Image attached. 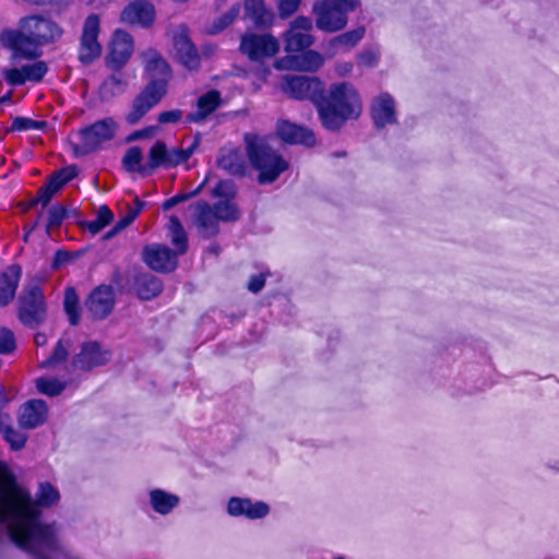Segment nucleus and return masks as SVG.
Here are the masks:
<instances>
[{
  "mask_svg": "<svg viewBox=\"0 0 559 559\" xmlns=\"http://www.w3.org/2000/svg\"><path fill=\"white\" fill-rule=\"evenodd\" d=\"M17 28H3L0 44L11 52L13 60H36L43 55L41 48L57 43L63 35V28L51 19L41 14L23 16Z\"/></svg>",
  "mask_w": 559,
  "mask_h": 559,
  "instance_id": "1",
  "label": "nucleus"
},
{
  "mask_svg": "<svg viewBox=\"0 0 559 559\" xmlns=\"http://www.w3.org/2000/svg\"><path fill=\"white\" fill-rule=\"evenodd\" d=\"M143 75L146 83L131 102L124 117L127 123L136 124L151 109L167 95L173 69L169 62L155 48L142 52Z\"/></svg>",
  "mask_w": 559,
  "mask_h": 559,
  "instance_id": "2",
  "label": "nucleus"
},
{
  "mask_svg": "<svg viewBox=\"0 0 559 559\" xmlns=\"http://www.w3.org/2000/svg\"><path fill=\"white\" fill-rule=\"evenodd\" d=\"M59 501L60 492L49 481L38 484L35 499H33L27 490L17 485L8 465L0 461V512L41 515V509H49Z\"/></svg>",
  "mask_w": 559,
  "mask_h": 559,
  "instance_id": "3",
  "label": "nucleus"
},
{
  "mask_svg": "<svg viewBox=\"0 0 559 559\" xmlns=\"http://www.w3.org/2000/svg\"><path fill=\"white\" fill-rule=\"evenodd\" d=\"M317 112L322 127L340 131L347 121L357 120L362 112V100L357 88L349 82H337L324 88Z\"/></svg>",
  "mask_w": 559,
  "mask_h": 559,
  "instance_id": "4",
  "label": "nucleus"
},
{
  "mask_svg": "<svg viewBox=\"0 0 559 559\" xmlns=\"http://www.w3.org/2000/svg\"><path fill=\"white\" fill-rule=\"evenodd\" d=\"M11 519L9 537L20 548L32 554L33 559L49 558L46 551L56 548V537L50 525L40 523L41 515L0 512V521Z\"/></svg>",
  "mask_w": 559,
  "mask_h": 559,
  "instance_id": "5",
  "label": "nucleus"
},
{
  "mask_svg": "<svg viewBox=\"0 0 559 559\" xmlns=\"http://www.w3.org/2000/svg\"><path fill=\"white\" fill-rule=\"evenodd\" d=\"M246 153L251 167L258 171L260 185L275 182L289 168V163L266 139L257 134H246Z\"/></svg>",
  "mask_w": 559,
  "mask_h": 559,
  "instance_id": "6",
  "label": "nucleus"
},
{
  "mask_svg": "<svg viewBox=\"0 0 559 559\" xmlns=\"http://www.w3.org/2000/svg\"><path fill=\"white\" fill-rule=\"evenodd\" d=\"M114 118L106 117L79 130L80 144H73L75 156H86L99 150L104 142L110 141L116 134Z\"/></svg>",
  "mask_w": 559,
  "mask_h": 559,
  "instance_id": "7",
  "label": "nucleus"
},
{
  "mask_svg": "<svg viewBox=\"0 0 559 559\" xmlns=\"http://www.w3.org/2000/svg\"><path fill=\"white\" fill-rule=\"evenodd\" d=\"M47 317V305L41 288L33 285L23 289L19 298L17 318L29 329L41 325Z\"/></svg>",
  "mask_w": 559,
  "mask_h": 559,
  "instance_id": "8",
  "label": "nucleus"
},
{
  "mask_svg": "<svg viewBox=\"0 0 559 559\" xmlns=\"http://www.w3.org/2000/svg\"><path fill=\"white\" fill-rule=\"evenodd\" d=\"M360 2H314L316 25L326 33L343 29L347 23V13L354 11Z\"/></svg>",
  "mask_w": 559,
  "mask_h": 559,
  "instance_id": "9",
  "label": "nucleus"
},
{
  "mask_svg": "<svg viewBox=\"0 0 559 559\" xmlns=\"http://www.w3.org/2000/svg\"><path fill=\"white\" fill-rule=\"evenodd\" d=\"M282 91L292 99L317 104L324 92V83L317 76L287 74L282 81Z\"/></svg>",
  "mask_w": 559,
  "mask_h": 559,
  "instance_id": "10",
  "label": "nucleus"
},
{
  "mask_svg": "<svg viewBox=\"0 0 559 559\" xmlns=\"http://www.w3.org/2000/svg\"><path fill=\"white\" fill-rule=\"evenodd\" d=\"M99 34V15L92 13L84 20L78 47V60L83 66L92 64L102 56L103 47L98 40Z\"/></svg>",
  "mask_w": 559,
  "mask_h": 559,
  "instance_id": "11",
  "label": "nucleus"
},
{
  "mask_svg": "<svg viewBox=\"0 0 559 559\" xmlns=\"http://www.w3.org/2000/svg\"><path fill=\"white\" fill-rule=\"evenodd\" d=\"M239 50L249 60L262 62L278 52L280 43L271 34L246 33L241 36Z\"/></svg>",
  "mask_w": 559,
  "mask_h": 559,
  "instance_id": "12",
  "label": "nucleus"
},
{
  "mask_svg": "<svg viewBox=\"0 0 559 559\" xmlns=\"http://www.w3.org/2000/svg\"><path fill=\"white\" fill-rule=\"evenodd\" d=\"M115 305V290L111 285L106 284L94 287L84 300L86 314L94 322L108 318Z\"/></svg>",
  "mask_w": 559,
  "mask_h": 559,
  "instance_id": "13",
  "label": "nucleus"
},
{
  "mask_svg": "<svg viewBox=\"0 0 559 559\" xmlns=\"http://www.w3.org/2000/svg\"><path fill=\"white\" fill-rule=\"evenodd\" d=\"M134 51L133 36L124 29L114 32L105 66L111 72H120L127 66Z\"/></svg>",
  "mask_w": 559,
  "mask_h": 559,
  "instance_id": "14",
  "label": "nucleus"
},
{
  "mask_svg": "<svg viewBox=\"0 0 559 559\" xmlns=\"http://www.w3.org/2000/svg\"><path fill=\"white\" fill-rule=\"evenodd\" d=\"M142 261L157 273H171L178 267V255L163 243H150L143 247Z\"/></svg>",
  "mask_w": 559,
  "mask_h": 559,
  "instance_id": "15",
  "label": "nucleus"
},
{
  "mask_svg": "<svg viewBox=\"0 0 559 559\" xmlns=\"http://www.w3.org/2000/svg\"><path fill=\"white\" fill-rule=\"evenodd\" d=\"M312 29V20L299 15L292 23L284 35V49L288 53H298L313 44V37L310 35Z\"/></svg>",
  "mask_w": 559,
  "mask_h": 559,
  "instance_id": "16",
  "label": "nucleus"
},
{
  "mask_svg": "<svg viewBox=\"0 0 559 559\" xmlns=\"http://www.w3.org/2000/svg\"><path fill=\"white\" fill-rule=\"evenodd\" d=\"M173 46L176 51V57L179 63L190 70H199L201 66V58L198 49L190 38L189 28L187 25H180L173 34Z\"/></svg>",
  "mask_w": 559,
  "mask_h": 559,
  "instance_id": "17",
  "label": "nucleus"
},
{
  "mask_svg": "<svg viewBox=\"0 0 559 559\" xmlns=\"http://www.w3.org/2000/svg\"><path fill=\"white\" fill-rule=\"evenodd\" d=\"M111 359V352L104 348L97 341L84 342L80 352L73 357L72 364L82 371H91L107 365Z\"/></svg>",
  "mask_w": 559,
  "mask_h": 559,
  "instance_id": "18",
  "label": "nucleus"
},
{
  "mask_svg": "<svg viewBox=\"0 0 559 559\" xmlns=\"http://www.w3.org/2000/svg\"><path fill=\"white\" fill-rule=\"evenodd\" d=\"M156 17L153 2H128L120 13V22L140 28H150Z\"/></svg>",
  "mask_w": 559,
  "mask_h": 559,
  "instance_id": "19",
  "label": "nucleus"
},
{
  "mask_svg": "<svg viewBox=\"0 0 559 559\" xmlns=\"http://www.w3.org/2000/svg\"><path fill=\"white\" fill-rule=\"evenodd\" d=\"M370 118L377 130L397 123L395 100L391 94L383 92L373 97L370 104Z\"/></svg>",
  "mask_w": 559,
  "mask_h": 559,
  "instance_id": "20",
  "label": "nucleus"
},
{
  "mask_svg": "<svg viewBox=\"0 0 559 559\" xmlns=\"http://www.w3.org/2000/svg\"><path fill=\"white\" fill-rule=\"evenodd\" d=\"M277 138L289 145H305L311 147L316 144V135L312 130L290 122L288 120H278L276 124Z\"/></svg>",
  "mask_w": 559,
  "mask_h": 559,
  "instance_id": "21",
  "label": "nucleus"
},
{
  "mask_svg": "<svg viewBox=\"0 0 559 559\" xmlns=\"http://www.w3.org/2000/svg\"><path fill=\"white\" fill-rule=\"evenodd\" d=\"M227 512L235 518L245 516L249 520H259L269 514L270 507L263 501L252 502L249 498L231 497L227 502Z\"/></svg>",
  "mask_w": 559,
  "mask_h": 559,
  "instance_id": "22",
  "label": "nucleus"
},
{
  "mask_svg": "<svg viewBox=\"0 0 559 559\" xmlns=\"http://www.w3.org/2000/svg\"><path fill=\"white\" fill-rule=\"evenodd\" d=\"M222 105V95L217 90H211L197 98V109L186 116V122L200 123L216 111Z\"/></svg>",
  "mask_w": 559,
  "mask_h": 559,
  "instance_id": "23",
  "label": "nucleus"
},
{
  "mask_svg": "<svg viewBox=\"0 0 559 559\" xmlns=\"http://www.w3.org/2000/svg\"><path fill=\"white\" fill-rule=\"evenodd\" d=\"M216 165L219 169L234 177H243L247 173L246 159L238 147H222Z\"/></svg>",
  "mask_w": 559,
  "mask_h": 559,
  "instance_id": "24",
  "label": "nucleus"
},
{
  "mask_svg": "<svg viewBox=\"0 0 559 559\" xmlns=\"http://www.w3.org/2000/svg\"><path fill=\"white\" fill-rule=\"evenodd\" d=\"M48 407L45 401L29 400L21 408L19 424L25 429H34L46 421Z\"/></svg>",
  "mask_w": 559,
  "mask_h": 559,
  "instance_id": "25",
  "label": "nucleus"
},
{
  "mask_svg": "<svg viewBox=\"0 0 559 559\" xmlns=\"http://www.w3.org/2000/svg\"><path fill=\"white\" fill-rule=\"evenodd\" d=\"M21 276L22 267L19 264H11L0 273V307L14 300Z\"/></svg>",
  "mask_w": 559,
  "mask_h": 559,
  "instance_id": "26",
  "label": "nucleus"
},
{
  "mask_svg": "<svg viewBox=\"0 0 559 559\" xmlns=\"http://www.w3.org/2000/svg\"><path fill=\"white\" fill-rule=\"evenodd\" d=\"M163 282L151 273L139 272L133 278V289L141 300H152L163 292Z\"/></svg>",
  "mask_w": 559,
  "mask_h": 559,
  "instance_id": "27",
  "label": "nucleus"
},
{
  "mask_svg": "<svg viewBox=\"0 0 559 559\" xmlns=\"http://www.w3.org/2000/svg\"><path fill=\"white\" fill-rule=\"evenodd\" d=\"M197 225L204 239L213 238L219 233L218 219L212 206L205 201L200 202L197 206Z\"/></svg>",
  "mask_w": 559,
  "mask_h": 559,
  "instance_id": "28",
  "label": "nucleus"
},
{
  "mask_svg": "<svg viewBox=\"0 0 559 559\" xmlns=\"http://www.w3.org/2000/svg\"><path fill=\"white\" fill-rule=\"evenodd\" d=\"M245 10L255 28L263 31L272 26L275 14L265 7V2H245Z\"/></svg>",
  "mask_w": 559,
  "mask_h": 559,
  "instance_id": "29",
  "label": "nucleus"
},
{
  "mask_svg": "<svg viewBox=\"0 0 559 559\" xmlns=\"http://www.w3.org/2000/svg\"><path fill=\"white\" fill-rule=\"evenodd\" d=\"M127 80L120 72H111L99 85L98 97L103 103L112 100L118 95L124 93L127 88Z\"/></svg>",
  "mask_w": 559,
  "mask_h": 559,
  "instance_id": "30",
  "label": "nucleus"
},
{
  "mask_svg": "<svg viewBox=\"0 0 559 559\" xmlns=\"http://www.w3.org/2000/svg\"><path fill=\"white\" fill-rule=\"evenodd\" d=\"M288 62L293 69L314 72L322 67L324 59L318 51L307 48L296 55L288 56Z\"/></svg>",
  "mask_w": 559,
  "mask_h": 559,
  "instance_id": "31",
  "label": "nucleus"
},
{
  "mask_svg": "<svg viewBox=\"0 0 559 559\" xmlns=\"http://www.w3.org/2000/svg\"><path fill=\"white\" fill-rule=\"evenodd\" d=\"M159 167L165 169L170 168L169 150L167 148L166 143L162 140H157L148 151L147 170L150 171V176H152Z\"/></svg>",
  "mask_w": 559,
  "mask_h": 559,
  "instance_id": "32",
  "label": "nucleus"
},
{
  "mask_svg": "<svg viewBox=\"0 0 559 559\" xmlns=\"http://www.w3.org/2000/svg\"><path fill=\"white\" fill-rule=\"evenodd\" d=\"M150 502L155 512L166 515L179 504V497L163 489H153L150 491Z\"/></svg>",
  "mask_w": 559,
  "mask_h": 559,
  "instance_id": "33",
  "label": "nucleus"
},
{
  "mask_svg": "<svg viewBox=\"0 0 559 559\" xmlns=\"http://www.w3.org/2000/svg\"><path fill=\"white\" fill-rule=\"evenodd\" d=\"M143 152L140 146H131L129 147L124 155L122 156V167L128 173H136L140 174L142 177H148L150 171L147 170V163L143 164Z\"/></svg>",
  "mask_w": 559,
  "mask_h": 559,
  "instance_id": "34",
  "label": "nucleus"
},
{
  "mask_svg": "<svg viewBox=\"0 0 559 559\" xmlns=\"http://www.w3.org/2000/svg\"><path fill=\"white\" fill-rule=\"evenodd\" d=\"M169 231L170 242L175 247L173 250L177 252L178 257L187 253L189 248L188 235L182 223L175 215L169 218Z\"/></svg>",
  "mask_w": 559,
  "mask_h": 559,
  "instance_id": "35",
  "label": "nucleus"
},
{
  "mask_svg": "<svg viewBox=\"0 0 559 559\" xmlns=\"http://www.w3.org/2000/svg\"><path fill=\"white\" fill-rule=\"evenodd\" d=\"M63 310L71 326H76L81 320V306L78 292L74 286H67L63 296Z\"/></svg>",
  "mask_w": 559,
  "mask_h": 559,
  "instance_id": "36",
  "label": "nucleus"
},
{
  "mask_svg": "<svg viewBox=\"0 0 559 559\" xmlns=\"http://www.w3.org/2000/svg\"><path fill=\"white\" fill-rule=\"evenodd\" d=\"M112 221H114V213H112V211L109 209L108 205L103 204V205L99 206L95 219H93V221H82V222H79L78 224L81 227H86L87 230L92 235H97L106 226L111 224Z\"/></svg>",
  "mask_w": 559,
  "mask_h": 559,
  "instance_id": "37",
  "label": "nucleus"
},
{
  "mask_svg": "<svg viewBox=\"0 0 559 559\" xmlns=\"http://www.w3.org/2000/svg\"><path fill=\"white\" fill-rule=\"evenodd\" d=\"M218 222H236L240 218V211L238 206L230 200L216 201L212 207Z\"/></svg>",
  "mask_w": 559,
  "mask_h": 559,
  "instance_id": "38",
  "label": "nucleus"
},
{
  "mask_svg": "<svg viewBox=\"0 0 559 559\" xmlns=\"http://www.w3.org/2000/svg\"><path fill=\"white\" fill-rule=\"evenodd\" d=\"M0 432L3 439L10 444L11 450L19 451L25 447L26 433L15 429L12 425H5L0 418Z\"/></svg>",
  "mask_w": 559,
  "mask_h": 559,
  "instance_id": "39",
  "label": "nucleus"
},
{
  "mask_svg": "<svg viewBox=\"0 0 559 559\" xmlns=\"http://www.w3.org/2000/svg\"><path fill=\"white\" fill-rule=\"evenodd\" d=\"M240 13V2H236L231 5V8L223 13L221 16L215 19L212 24L207 28V33L211 35H216L227 28L233 22L237 19Z\"/></svg>",
  "mask_w": 559,
  "mask_h": 559,
  "instance_id": "40",
  "label": "nucleus"
},
{
  "mask_svg": "<svg viewBox=\"0 0 559 559\" xmlns=\"http://www.w3.org/2000/svg\"><path fill=\"white\" fill-rule=\"evenodd\" d=\"M70 217L69 209L60 203H53L48 209V217L46 222V233L49 234L50 230L58 228L62 225L63 221Z\"/></svg>",
  "mask_w": 559,
  "mask_h": 559,
  "instance_id": "41",
  "label": "nucleus"
},
{
  "mask_svg": "<svg viewBox=\"0 0 559 559\" xmlns=\"http://www.w3.org/2000/svg\"><path fill=\"white\" fill-rule=\"evenodd\" d=\"M365 35V27L359 26L354 29L340 34L331 40L332 46H342L347 49L353 48Z\"/></svg>",
  "mask_w": 559,
  "mask_h": 559,
  "instance_id": "42",
  "label": "nucleus"
},
{
  "mask_svg": "<svg viewBox=\"0 0 559 559\" xmlns=\"http://www.w3.org/2000/svg\"><path fill=\"white\" fill-rule=\"evenodd\" d=\"M66 388V384L55 378L39 377L36 380V389L50 397L60 395Z\"/></svg>",
  "mask_w": 559,
  "mask_h": 559,
  "instance_id": "43",
  "label": "nucleus"
},
{
  "mask_svg": "<svg viewBox=\"0 0 559 559\" xmlns=\"http://www.w3.org/2000/svg\"><path fill=\"white\" fill-rule=\"evenodd\" d=\"M47 127L45 120H34L28 117L17 116L13 118L9 132H25L29 130H44Z\"/></svg>",
  "mask_w": 559,
  "mask_h": 559,
  "instance_id": "44",
  "label": "nucleus"
},
{
  "mask_svg": "<svg viewBox=\"0 0 559 559\" xmlns=\"http://www.w3.org/2000/svg\"><path fill=\"white\" fill-rule=\"evenodd\" d=\"M133 202L134 205L132 207L129 206L126 214L114 224L120 231L130 226L136 219L146 204L144 201L140 200L138 195L134 198Z\"/></svg>",
  "mask_w": 559,
  "mask_h": 559,
  "instance_id": "45",
  "label": "nucleus"
},
{
  "mask_svg": "<svg viewBox=\"0 0 559 559\" xmlns=\"http://www.w3.org/2000/svg\"><path fill=\"white\" fill-rule=\"evenodd\" d=\"M63 187L57 180V178L51 174L46 182L37 190L38 195L43 200V207L47 206L51 201L52 197L61 190Z\"/></svg>",
  "mask_w": 559,
  "mask_h": 559,
  "instance_id": "46",
  "label": "nucleus"
},
{
  "mask_svg": "<svg viewBox=\"0 0 559 559\" xmlns=\"http://www.w3.org/2000/svg\"><path fill=\"white\" fill-rule=\"evenodd\" d=\"M24 67V73L26 76V81L39 83L43 81L45 75L48 72V66L43 60H37L33 63L25 64Z\"/></svg>",
  "mask_w": 559,
  "mask_h": 559,
  "instance_id": "47",
  "label": "nucleus"
},
{
  "mask_svg": "<svg viewBox=\"0 0 559 559\" xmlns=\"http://www.w3.org/2000/svg\"><path fill=\"white\" fill-rule=\"evenodd\" d=\"M206 183V179H204L195 189H193L191 192H188V193H176L175 195H173L171 198L165 200L162 204V210L163 211H169L170 209H173L174 206H176L177 204L181 203V202H185L195 195H198L202 189L204 188Z\"/></svg>",
  "mask_w": 559,
  "mask_h": 559,
  "instance_id": "48",
  "label": "nucleus"
},
{
  "mask_svg": "<svg viewBox=\"0 0 559 559\" xmlns=\"http://www.w3.org/2000/svg\"><path fill=\"white\" fill-rule=\"evenodd\" d=\"M68 356H69V353H68L67 348L64 347L62 340H59L56 343L51 355L40 364V368H48L56 364L63 362L67 360Z\"/></svg>",
  "mask_w": 559,
  "mask_h": 559,
  "instance_id": "49",
  "label": "nucleus"
},
{
  "mask_svg": "<svg viewBox=\"0 0 559 559\" xmlns=\"http://www.w3.org/2000/svg\"><path fill=\"white\" fill-rule=\"evenodd\" d=\"M16 348L14 333L8 328L0 329V355L12 354Z\"/></svg>",
  "mask_w": 559,
  "mask_h": 559,
  "instance_id": "50",
  "label": "nucleus"
},
{
  "mask_svg": "<svg viewBox=\"0 0 559 559\" xmlns=\"http://www.w3.org/2000/svg\"><path fill=\"white\" fill-rule=\"evenodd\" d=\"M52 175L57 178L61 186L64 187L67 183L79 176V167L75 164L68 165L53 171Z\"/></svg>",
  "mask_w": 559,
  "mask_h": 559,
  "instance_id": "51",
  "label": "nucleus"
},
{
  "mask_svg": "<svg viewBox=\"0 0 559 559\" xmlns=\"http://www.w3.org/2000/svg\"><path fill=\"white\" fill-rule=\"evenodd\" d=\"M3 79L5 80V82L8 84H10L12 86H21L27 82L25 73H24V67H22L21 69H17V68L4 69Z\"/></svg>",
  "mask_w": 559,
  "mask_h": 559,
  "instance_id": "52",
  "label": "nucleus"
},
{
  "mask_svg": "<svg viewBox=\"0 0 559 559\" xmlns=\"http://www.w3.org/2000/svg\"><path fill=\"white\" fill-rule=\"evenodd\" d=\"M182 118V111L180 109L165 110L158 114L157 121L160 124L178 123Z\"/></svg>",
  "mask_w": 559,
  "mask_h": 559,
  "instance_id": "53",
  "label": "nucleus"
},
{
  "mask_svg": "<svg viewBox=\"0 0 559 559\" xmlns=\"http://www.w3.org/2000/svg\"><path fill=\"white\" fill-rule=\"evenodd\" d=\"M266 276V273L251 275L247 285V289L253 294L260 293L265 286Z\"/></svg>",
  "mask_w": 559,
  "mask_h": 559,
  "instance_id": "54",
  "label": "nucleus"
},
{
  "mask_svg": "<svg viewBox=\"0 0 559 559\" xmlns=\"http://www.w3.org/2000/svg\"><path fill=\"white\" fill-rule=\"evenodd\" d=\"M71 259H72L71 252L63 250V249H59L53 254V259L51 262V269L58 270L62 265H66Z\"/></svg>",
  "mask_w": 559,
  "mask_h": 559,
  "instance_id": "55",
  "label": "nucleus"
},
{
  "mask_svg": "<svg viewBox=\"0 0 559 559\" xmlns=\"http://www.w3.org/2000/svg\"><path fill=\"white\" fill-rule=\"evenodd\" d=\"M278 14L282 19H287L293 15L298 9L301 2H277Z\"/></svg>",
  "mask_w": 559,
  "mask_h": 559,
  "instance_id": "56",
  "label": "nucleus"
},
{
  "mask_svg": "<svg viewBox=\"0 0 559 559\" xmlns=\"http://www.w3.org/2000/svg\"><path fill=\"white\" fill-rule=\"evenodd\" d=\"M358 63L366 67H374L378 63V55L374 51L366 50L359 53Z\"/></svg>",
  "mask_w": 559,
  "mask_h": 559,
  "instance_id": "57",
  "label": "nucleus"
},
{
  "mask_svg": "<svg viewBox=\"0 0 559 559\" xmlns=\"http://www.w3.org/2000/svg\"><path fill=\"white\" fill-rule=\"evenodd\" d=\"M170 168L177 167L188 162L183 148H171L169 150Z\"/></svg>",
  "mask_w": 559,
  "mask_h": 559,
  "instance_id": "58",
  "label": "nucleus"
},
{
  "mask_svg": "<svg viewBox=\"0 0 559 559\" xmlns=\"http://www.w3.org/2000/svg\"><path fill=\"white\" fill-rule=\"evenodd\" d=\"M39 203L43 205V200L40 199L38 193H36V197H34L32 199L20 201L17 206L23 213H26V212H29L32 209H34Z\"/></svg>",
  "mask_w": 559,
  "mask_h": 559,
  "instance_id": "59",
  "label": "nucleus"
},
{
  "mask_svg": "<svg viewBox=\"0 0 559 559\" xmlns=\"http://www.w3.org/2000/svg\"><path fill=\"white\" fill-rule=\"evenodd\" d=\"M228 187V182L225 181V180H219L215 187L213 188V195L214 197H218V198H223V197H230L233 198L234 197V193H231L230 195H228V193L226 192V188Z\"/></svg>",
  "mask_w": 559,
  "mask_h": 559,
  "instance_id": "60",
  "label": "nucleus"
},
{
  "mask_svg": "<svg viewBox=\"0 0 559 559\" xmlns=\"http://www.w3.org/2000/svg\"><path fill=\"white\" fill-rule=\"evenodd\" d=\"M199 144H200V138H199V135H197L194 138L193 142L187 148H183L185 155L188 160L192 156V154L194 153V151L197 150Z\"/></svg>",
  "mask_w": 559,
  "mask_h": 559,
  "instance_id": "61",
  "label": "nucleus"
},
{
  "mask_svg": "<svg viewBox=\"0 0 559 559\" xmlns=\"http://www.w3.org/2000/svg\"><path fill=\"white\" fill-rule=\"evenodd\" d=\"M148 134L147 130L146 129H142V130H135L133 131L132 133H130L128 136H127V141L128 142H131V141H136L139 139H142L144 136H146Z\"/></svg>",
  "mask_w": 559,
  "mask_h": 559,
  "instance_id": "62",
  "label": "nucleus"
},
{
  "mask_svg": "<svg viewBox=\"0 0 559 559\" xmlns=\"http://www.w3.org/2000/svg\"><path fill=\"white\" fill-rule=\"evenodd\" d=\"M352 69L353 64L349 62H344L337 66V71L342 75L348 73L349 71H352Z\"/></svg>",
  "mask_w": 559,
  "mask_h": 559,
  "instance_id": "63",
  "label": "nucleus"
},
{
  "mask_svg": "<svg viewBox=\"0 0 559 559\" xmlns=\"http://www.w3.org/2000/svg\"><path fill=\"white\" fill-rule=\"evenodd\" d=\"M36 346H44L47 343V337L43 333H36L34 336Z\"/></svg>",
  "mask_w": 559,
  "mask_h": 559,
  "instance_id": "64",
  "label": "nucleus"
}]
</instances>
